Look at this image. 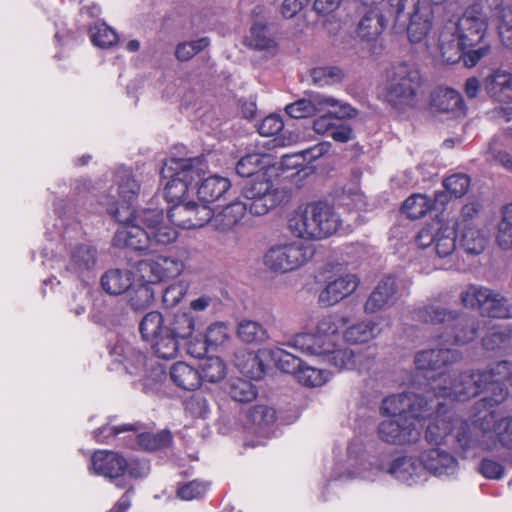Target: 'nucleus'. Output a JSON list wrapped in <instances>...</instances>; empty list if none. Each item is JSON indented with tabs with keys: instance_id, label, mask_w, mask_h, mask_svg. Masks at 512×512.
Returning a JSON list of instances; mask_svg holds the SVG:
<instances>
[{
	"instance_id": "3",
	"label": "nucleus",
	"mask_w": 512,
	"mask_h": 512,
	"mask_svg": "<svg viewBox=\"0 0 512 512\" xmlns=\"http://www.w3.org/2000/svg\"><path fill=\"white\" fill-rule=\"evenodd\" d=\"M127 212L128 216H123L120 210L115 213V219L124 225L113 237L115 247L156 252L177 240L178 232L164 222L162 210L142 209L130 212L128 209Z\"/></svg>"
},
{
	"instance_id": "37",
	"label": "nucleus",
	"mask_w": 512,
	"mask_h": 512,
	"mask_svg": "<svg viewBox=\"0 0 512 512\" xmlns=\"http://www.w3.org/2000/svg\"><path fill=\"white\" fill-rule=\"evenodd\" d=\"M248 208L243 201H234L225 206L218 214L211 219L215 229L219 231L231 230L244 217Z\"/></svg>"
},
{
	"instance_id": "6",
	"label": "nucleus",
	"mask_w": 512,
	"mask_h": 512,
	"mask_svg": "<svg viewBox=\"0 0 512 512\" xmlns=\"http://www.w3.org/2000/svg\"><path fill=\"white\" fill-rule=\"evenodd\" d=\"M340 215L326 202H312L298 207L288 220L290 232L301 239L320 240L338 231Z\"/></svg>"
},
{
	"instance_id": "22",
	"label": "nucleus",
	"mask_w": 512,
	"mask_h": 512,
	"mask_svg": "<svg viewBox=\"0 0 512 512\" xmlns=\"http://www.w3.org/2000/svg\"><path fill=\"white\" fill-rule=\"evenodd\" d=\"M447 24L470 48L481 42L487 30V18L476 9L467 8L457 22L449 21Z\"/></svg>"
},
{
	"instance_id": "1",
	"label": "nucleus",
	"mask_w": 512,
	"mask_h": 512,
	"mask_svg": "<svg viewBox=\"0 0 512 512\" xmlns=\"http://www.w3.org/2000/svg\"><path fill=\"white\" fill-rule=\"evenodd\" d=\"M509 380L512 384V363L502 360L487 370L466 371L459 374L439 375L429 383L431 394L440 399L466 401L480 392L486 395L477 401L471 410V416L486 407L494 408L502 404L508 397V389L503 383Z\"/></svg>"
},
{
	"instance_id": "14",
	"label": "nucleus",
	"mask_w": 512,
	"mask_h": 512,
	"mask_svg": "<svg viewBox=\"0 0 512 512\" xmlns=\"http://www.w3.org/2000/svg\"><path fill=\"white\" fill-rule=\"evenodd\" d=\"M243 203L254 216L267 214L282 201V194L266 173L257 175L242 188Z\"/></svg>"
},
{
	"instance_id": "49",
	"label": "nucleus",
	"mask_w": 512,
	"mask_h": 512,
	"mask_svg": "<svg viewBox=\"0 0 512 512\" xmlns=\"http://www.w3.org/2000/svg\"><path fill=\"white\" fill-rule=\"evenodd\" d=\"M269 355L276 367L285 373L298 375L303 365V361L298 356L278 347L269 350Z\"/></svg>"
},
{
	"instance_id": "43",
	"label": "nucleus",
	"mask_w": 512,
	"mask_h": 512,
	"mask_svg": "<svg viewBox=\"0 0 512 512\" xmlns=\"http://www.w3.org/2000/svg\"><path fill=\"white\" fill-rule=\"evenodd\" d=\"M180 341L188 340L195 330V320L190 313H177L166 320V328Z\"/></svg>"
},
{
	"instance_id": "21",
	"label": "nucleus",
	"mask_w": 512,
	"mask_h": 512,
	"mask_svg": "<svg viewBox=\"0 0 512 512\" xmlns=\"http://www.w3.org/2000/svg\"><path fill=\"white\" fill-rule=\"evenodd\" d=\"M185 266L182 260L170 256H158L142 260L137 269L141 277L148 283H158L179 276Z\"/></svg>"
},
{
	"instance_id": "13",
	"label": "nucleus",
	"mask_w": 512,
	"mask_h": 512,
	"mask_svg": "<svg viewBox=\"0 0 512 512\" xmlns=\"http://www.w3.org/2000/svg\"><path fill=\"white\" fill-rule=\"evenodd\" d=\"M431 391L427 389L424 394L404 392L386 397L381 404L382 415H389L391 418L400 420L424 419L430 415L433 409V400H428Z\"/></svg>"
},
{
	"instance_id": "57",
	"label": "nucleus",
	"mask_w": 512,
	"mask_h": 512,
	"mask_svg": "<svg viewBox=\"0 0 512 512\" xmlns=\"http://www.w3.org/2000/svg\"><path fill=\"white\" fill-rule=\"evenodd\" d=\"M245 361H241L238 357L236 366L240 369L241 373L252 379H260L264 375V364L259 356L253 352L244 354Z\"/></svg>"
},
{
	"instance_id": "45",
	"label": "nucleus",
	"mask_w": 512,
	"mask_h": 512,
	"mask_svg": "<svg viewBox=\"0 0 512 512\" xmlns=\"http://www.w3.org/2000/svg\"><path fill=\"white\" fill-rule=\"evenodd\" d=\"M151 342L153 352L158 358L172 359L177 355L181 341L168 332L167 329H164Z\"/></svg>"
},
{
	"instance_id": "25",
	"label": "nucleus",
	"mask_w": 512,
	"mask_h": 512,
	"mask_svg": "<svg viewBox=\"0 0 512 512\" xmlns=\"http://www.w3.org/2000/svg\"><path fill=\"white\" fill-rule=\"evenodd\" d=\"M397 301V282L393 275L382 278L369 294L363 310L374 314L392 307Z\"/></svg>"
},
{
	"instance_id": "32",
	"label": "nucleus",
	"mask_w": 512,
	"mask_h": 512,
	"mask_svg": "<svg viewBox=\"0 0 512 512\" xmlns=\"http://www.w3.org/2000/svg\"><path fill=\"white\" fill-rule=\"evenodd\" d=\"M447 201L445 192L435 193L434 199H430L424 194H414L405 200L402 209L410 219H419L428 211L437 209L438 205L444 206Z\"/></svg>"
},
{
	"instance_id": "7",
	"label": "nucleus",
	"mask_w": 512,
	"mask_h": 512,
	"mask_svg": "<svg viewBox=\"0 0 512 512\" xmlns=\"http://www.w3.org/2000/svg\"><path fill=\"white\" fill-rule=\"evenodd\" d=\"M421 87L422 76L418 67L401 62L387 69L382 98L391 108L404 112L418 104Z\"/></svg>"
},
{
	"instance_id": "50",
	"label": "nucleus",
	"mask_w": 512,
	"mask_h": 512,
	"mask_svg": "<svg viewBox=\"0 0 512 512\" xmlns=\"http://www.w3.org/2000/svg\"><path fill=\"white\" fill-rule=\"evenodd\" d=\"M137 445L147 451H155L168 447L172 442L171 432L162 430L158 433H139L136 437Z\"/></svg>"
},
{
	"instance_id": "38",
	"label": "nucleus",
	"mask_w": 512,
	"mask_h": 512,
	"mask_svg": "<svg viewBox=\"0 0 512 512\" xmlns=\"http://www.w3.org/2000/svg\"><path fill=\"white\" fill-rule=\"evenodd\" d=\"M324 113L323 116L317 118L313 123V129L318 134H330L335 125L334 119L354 117L356 111L349 104L338 101L336 107H329Z\"/></svg>"
},
{
	"instance_id": "29",
	"label": "nucleus",
	"mask_w": 512,
	"mask_h": 512,
	"mask_svg": "<svg viewBox=\"0 0 512 512\" xmlns=\"http://www.w3.org/2000/svg\"><path fill=\"white\" fill-rule=\"evenodd\" d=\"M97 263V250L87 244H77L71 247L66 270L78 277L90 273Z\"/></svg>"
},
{
	"instance_id": "63",
	"label": "nucleus",
	"mask_w": 512,
	"mask_h": 512,
	"mask_svg": "<svg viewBox=\"0 0 512 512\" xmlns=\"http://www.w3.org/2000/svg\"><path fill=\"white\" fill-rule=\"evenodd\" d=\"M497 29L502 44L512 49V8L503 10Z\"/></svg>"
},
{
	"instance_id": "31",
	"label": "nucleus",
	"mask_w": 512,
	"mask_h": 512,
	"mask_svg": "<svg viewBox=\"0 0 512 512\" xmlns=\"http://www.w3.org/2000/svg\"><path fill=\"white\" fill-rule=\"evenodd\" d=\"M470 48L462 37L446 24L439 35V49L443 60L455 64L463 57V51Z\"/></svg>"
},
{
	"instance_id": "18",
	"label": "nucleus",
	"mask_w": 512,
	"mask_h": 512,
	"mask_svg": "<svg viewBox=\"0 0 512 512\" xmlns=\"http://www.w3.org/2000/svg\"><path fill=\"white\" fill-rule=\"evenodd\" d=\"M386 1L375 0L371 4L361 3L367 9L357 27V35L362 41H377L387 24L393 21L392 13L383 5Z\"/></svg>"
},
{
	"instance_id": "9",
	"label": "nucleus",
	"mask_w": 512,
	"mask_h": 512,
	"mask_svg": "<svg viewBox=\"0 0 512 512\" xmlns=\"http://www.w3.org/2000/svg\"><path fill=\"white\" fill-rule=\"evenodd\" d=\"M206 165L201 157L194 158H171L165 162L162 168V175L169 179L164 187V197L167 202L179 203L185 196L189 187L205 173Z\"/></svg>"
},
{
	"instance_id": "55",
	"label": "nucleus",
	"mask_w": 512,
	"mask_h": 512,
	"mask_svg": "<svg viewBox=\"0 0 512 512\" xmlns=\"http://www.w3.org/2000/svg\"><path fill=\"white\" fill-rule=\"evenodd\" d=\"M311 78L315 85L327 86L339 83L343 79V71L336 66L316 67L311 70Z\"/></svg>"
},
{
	"instance_id": "42",
	"label": "nucleus",
	"mask_w": 512,
	"mask_h": 512,
	"mask_svg": "<svg viewBox=\"0 0 512 512\" xmlns=\"http://www.w3.org/2000/svg\"><path fill=\"white\" fill-rule=\"evenodd\" d=\"M378 324L371 320H364L349 326L343 332V339L348 344H362L369 342L379 335Z\"/></svg>"
},
{
	"instance_id": "11",
	"label": "nucleus",
	"mask_w": 512,
	"mask_h": 512,
	"mask_svg": "<svg viewBox=\"0 0 512 512\" xmlns=\"http://www.w3.org/2000/svg\"><path fill=\"white\" fill-rule=\"evenodd\" d=\"M460 300L464 307L478 309L482 316L512 318V302L490 288L470 285L461 292Z\"/></svg>"
},
{
	"instance_id": "12",
	"label": "nucleus",
	"mask_w": 512,
	"mask_h": 512,
	"mask_svg": "<svg viewBox=\"0 0 512 512\" xmlns=\"http://www.w3.org/2000/svg\"><path fill=\"white\" fill-rule=\"evenodd\" d=\"M314 254L312 244L297 240L271 247L265 254L264 262L274 272L287 273L304 266Z\"/></svg>"
},
{
	"instance_id": "48",
	"label": "nucleus",
	"mask_w": 512,
	"mask_h": 512,
	"mask_svg": "<svg viewBox=\"0 0 512 512\" xmlns=\"http://www.w3.org/2000/svg\"><path fill=\"white\" fill-rule=\"evenodd\" d=\"M166 328V320L157 311L147 313L139 324L141 336L146 341H152Z\"/></svg>"
},
{
	"instance_id": "20",
	"label": "nucleus",
	"mask_w": 512,
	"mask_h": 512,
	"mask_svg": "<svg viewBox=\"0 0 512 512\" xmlns=\"http://www.w3.org/2000/svg\"><path fill=\"white\" fill-rule=\"evenodd\" d=\"M168 217L180 228L196 229L211 221L213 210L207 204L182 201L168 210Z\"/></svg>"
},
{
	"instance_id": "59",
	"label": "nucleus",
	"mask_w": 512,
	"mask_h": 512,
	"mask_svg": "<svg viewBox=\"0 0 512 512\" xmlns=\"http://www.w3.org/2000/svg\"><path fill=\"white\" fill-rule=\"evenodd\" d=\"M443 186L451 196L459 198L467 193L470 178L466 174H453L443 181Z\"/></svg>"
},
{
	"instance_id": "34",
	"label": "nucleus",
	"mask_w": 512,
	"mask_h": 512,
	"mask_svg": "<svg viewBox=\"0 0 512 512\" xmlns=\"http://www.w3.org/2000/svg\"><path fill=\"white\" fill-rule=\"evenodd\" d=\"M134 280V274L127 268H114L107 270L100 278L101 288L110 295L125 293Z\"/></svg>"
},
{
	"instance_id": "8",
	"label": "nucleus",
	"mask_w": 512,
	"mask_h": 512,
	"mask_svg": "<svg viewBox=\"0 0 512 512\" xmlns=\"http://www.w3.org/2000/svg\"><path fill=\"white\" fill-rule=\"evenodd\" d=\"M393 17L396 31H407L412 43L423 41L432 27V12L421 0H387L383 4Z\"/></svg>"
},
{
	"instance_id": "46",
	"label": "nucleus",
	"mask_w": 512,
	"mask_h": 512,
	"mask_svg": "<svg viewBox=\"0 0 512 512\" xmlns=\"http://www.w3.org/2000/svg\"><path fill=\"white\" fill-rule=\"evenodd\" d=\"M461 247L469 254H480L486 245V238L473 224H465L462 227Z\"/></svg>"
},
{
	"instance_id": "24",
	"label": "nucleus",
	"mask_w": 512,
	"mask_h": 512,
	"mask_svg": "<svg viewBox=\"0 0 512 512\" xmlns=\"http://www.w3.org/2000/svg\"><path fill=\"white\" fill-rule=\"evenodd\" d=\"M93 471L111 480H116V486L125 488L126 483L123 476L127 468V460L115 452L100 450L91 458Z\"/></svg>"
},
{
	"instance_id": "61",
	"label": "nucleus",
	"mask_w": 512,
	"mask_h": 512,
	"mask_svg": "<svg viewBox=\"0 0 512 512\" xmlns=\"http://www.w3.org/2000/svg\"><path fill=\"white\" fill-rule=\"evenodd\" d=\"M208 45H209V39L206 37H203L196 41L180 43L176 47L175 55H176L177 59L180 61H188L195 54L202 51Z\"/></svg>"
},
{
	"instance_id": "23",
	"label": "nucleus",
	"mask_w": 512,
	"mask_h": 512,
	"mask_svg": "<svg viewBox=\"0 0 512 512\" xmlns=\"http://www.w3.org/2000/svg\"><path fill=\"white\" fill-rule=\"evenodd\" d=\"M359 282V278L352 273L334 274L326 279L325 288L320 292L318 301L324 307L333 306L351 295Z\"/></svg>"
},
{
	"instance_id": "60",
	"label": "nucleus",
	"mask_w": 512,
	"mask_h": 512,
	"mask_svg": "<svg viewBox=\"0 0 512 512\" xmlns=\"http://www.w3.org/2000/svg\"><path fill=\"white\" fill-rule=\"evenodd\" d=\"M205 338L210 347L224 345L230 339V330L226 323L216 322L207 328Z\"/></svg>"
},
{
	"instance_id": "19",
	"label": "nucleus",
	"mask_w": 512,
	"mask_h": 512,
	"mask_svg": "<svg viewBox=\"0 0 512 512\" xmlns=\"http://www.w3.org/2000/svg\"><path fill=\"white\" fill-rule=\"evenodd\" d=\"M116 181L118 200L115 201V195L112 194V187H110L107 194L100 196V202L105 205L117 203V207L115 209H108V212L113 216V218H115L117 210H120L123 216H128V209L130 212H137L132 208V203L133 200L137 198L140 191V185L138 182L127 170L117 172Z\"/></svg>"
},
{
	"instance_id": "62",
	"label": "nucleus",
	"mask_w": 512,
	"mask_h": 512,
	"mask_svg": "<svg viewBox=\"0 0 512 512\" xmlns=\"http://www.w3.org/2000/svg\"><path fill=\"white\" fill-rule=\"evenodd\" d=\"M127 431H139L135 424H124L118 426L105 425L94 432V439L99 443H108L110 438Z\"/></svg>"
},
{
	"instance_id": "35",
	"label": "nucleus",
	"mask_w": 512,
	"mask_h": 512,
	"mask_svg": "<svg viewBox=\"0 0 512 512\" xmlns=\"http://www.w3.org/2000/svg\"><path fill=\"white\" fill-rule=\"evenodd\" d=\"M285 345L302 354L318 357L331 350V341L321 342L319 336L311 333H299L289 339Z\"/></svg>"
},
{
	"instance_id": "5",
	"label": "nucleus",
	"mask_w": 512,
	"mask_h": 512,
	"mask_svg": "<svg viewBox=\"0 0 512 512\" xmlns=\"http://www.w3.org/2000/svg\"><path fill=\"white\" fill-rule=\"evenodd\" d=\"M415 318L424 323L440 324L441 332L438 338L449 345H465L472 342L481 327L478 317L436 303L425 304L415 310Z\"/></svg>"
},
{
	"instance_id": "39",
	"label": "nucleus",
	"mask_w": 512,
	"mask_h": 512,
	"mask_svg": "<svg viewBox=\"0 0 512 512\" xmlns=\"http://www.w3.org/2000/svg\"><path fill=\"white\" fill-rule=\"evenodd\" d=\"M271 156L268 154L252 153L242 157L236 164V173L241 177L255 178L266 173V168L271 165Z\"/></svg>"
},
{
	"instance_id": "33",
	"label": "nucleus",
	"mask_w": 512,
	"mask_h": 512,
	"mask_svg": "<svg viewBox=\"0 0 512 512\" xmlns=\"http://www.w3.org/2000/svg\"><path fill=\"white\" fill-rule=\"evenodd\" d=\"M431 107L440 113L464 114L463 98L452 88H437L432 94Z\"/></svg>"
},
{
	"instance_id": "28",
	"label": "nucleus",
	"mask_w": 512,
	"mask_h": 512,
	"mask_svg": "<svg viewBox=\"0 0 512 512\" xmlns=\"http://www.w3.org/2000/svg\"><path fill=\"white\" fill-rule=\"evenodd\" d=\"M461 354L456 349L439 348L427 349L415 355L414 363L418 370L437 371L444 366L457 362Z\"/></svg>"
},
{
	"instance_id": "56",
	"label": "nucleus",
	"mask_w": 512,
	"mask_h": 512,
	"mask_svg": "<svg viewBox=\"0 0 512 512\" xmlns=\"http://www.w3.org/2000/svg\"><path fill=\"white\" fill-rule=\"evenodd\" d=\"M248 418L257 428L265 430L275 422L276 411L266 405H257L249 409Z\"/></svg>"
},
{
	"instance_id": "27",
	"label": "nucleus",
	"mask_w": 512,
	"mask_h": 512,
	"mask_svg": "<svg viewBox=\"0 0 512 512\" xmlns=\"http://www.w3.org/2000/svg\"><path fill=\"white\" fill-rule=\"evenodd\" d=\"M422 464L428 473L437 477L451 476L458 471V461L450 452L439 448H431L421 453Z\"/></svg>"
},
{
	"instance_id": "47",
	"label": "nucleus",
	"mask_w": 512,
	"mask_h": 512,
	"mask_svg": "<svg viewBox=\"0 0 512 512\" xmlns=\"http://www.w3.org/2000/svg\"><path fill=\"white\" fill-rule=\"evenodd\" d=\"M321 357L338 370L355 368V352L349 348L335 349L334 341H331V350L323 353Z\"/></svg>"
},
{
	"instance_id": "54",
	"label": "nucleus",
	"mask_w": 512,
	"mask_h": 512,
	"mask_svg": "<svg viewBox=\"0 0 512 512\" xmlns=\"http://www.w3.org/2000/svg\"><path fill=\"white\" fill-rule=\"evenodd\" d=\"M90 37L94 45L107 48L117 43V33L104 22H96L90 28Z\"/></svg>"
},
{
	"instance_id": "36",
	"label": "nucleus",
	"mask_w": 512,
	"mask_h": 512,
	"mask_svg": "<svg viewBox=\"0 0 512 512\" xmlns=\"http://www.w3.org/2000/svg\"><path fill=\"white\" fill-rule=\"evenodd\" d=\"M200 185L197 189L199 200L203 204H209L220 200L225 196L231 187V183L228 178L213 175L205 179H200Z\"/></svg>"
},
{
	"instance_id": "53",
	"label": "nucleus",
	"mask_w": 512,
	"mask_h": 512,
	"mask_svg": "<svg viewBox=\"0 0 512 512\" xmlns=\"http://www.w3.org/2000/svg\"><path fill=\"white\" fill-rule=\"evenodd\" d=\"M201 382L217 383L225 377V364L219 357L205 359L199 370Z\"/></svg>"
},
{
	"instance_id": "51",
	"label": "nucleus",
	"mask_w": 512,
	"mask_h": 512,
	"mask_svg": "<svg viewBox=\"0 0 512 512\" xmlns=\"http://www.w3.org/2000/svg\"><path fill=\"white\" fill-rule=\"evenodd\" d=\"M496 241L502 249L512 248V203L505 205L501 210Z\"/></svg>"
},
{
	"instance_id": "30",
	"label": "nucleus",
	"mask_w": 512,
	"mask_h": 512,
	"mask_svg": "<svg viewBox=\"0 0 512 512\" xmlns=\"http://www.w3.org/2000/svg\"><path fill=\"white\" fill-rule=\"evenodd\" d=\"M487 95L500 103H512V73L497 69L484 81Z\"/></svg>"
},
{
	"instance_id": "17",
	"label": "nucleus",
	"mask_w": 512,
	"mask_h": 512,
	"mask_svg": "<svg viewBox=\"0 0 512 512\" xmlns=\"http://www.w3.org/2000/svg\"><path fill=\"white\" fill-rule=\"evenodd\" d=\"M422 419L389 418L378 425V437L389 444L403 445L416 442L421 435Z\"/></svg>"
},
{
	"instance_id": "16",
	"label": "nucleus",
	"mask_w": 512,
	"mask_h": 512,
	"mask_svg": "<svg viewBox=\"0 0 512 512\" xmlns=\"http://www.w3.org/2000/svg\"><path fill=\"white\" fill-rule=\"evenodd\" d=\"M415 241L423 249L433 246L438 257L447 258L456 250L457 232L453 226L433 221L418 232Z\"/></svg>"
},
{
	"instance_id": "41",
	"label": "nucleus",
	"mask_w": 512,
	"mask_h": 512,
	"mask_svg": "<svg viewBox=\"0 0 512 512\" xmlns=\"http://www.w3.org/2000/svg\"><path fill=\"white\" fill-rule=\"evenodd\" d=\"M236 336L245 344H262L269 339L266 328L261 323L250 319L238 321Z\"/></svg>"
},
{
	"instance_id": "40",
	"label": "nucleus",
	"mask_w": 512,
	"mask_h": 512,
	"mask_svg": "<svg viewBox=\"0 0 512 512\" xmlns=\"http://www.w3.org/2000/svg\"><path fill=\"white\" fill-rule=\"evenodd\" d=\"M170 378L179 388L195 390L201 384V376L198 369L185 362H177L170 369Z\"/></svg>"
},
{
	"instance_id": "52",
	"label": "nucleus",
	"mask_w": 512,
	"mask_h": 512,
	"mask_svg": "<svg viewBox=\"0 0 512 512\" xmlns=\"http://www.w3.org/2000/svg\"><path fill=\"white\" fill-rule=\"evenodd\" d=\"M228 393L234 401L240 403L251 402L257 396L255 386L250 381L240 378L230 381Z\"/></svg>"
},
{
	"instance_id": "26",
	"label": "nucleus",
	"mask_w": 512,
	"mask_h": 512,
	"mask_svg": "<svg viewBox=\"0 0 512 512\" xmlns=\"http://www.w3.org/2000/svg\"><path fill=\"white\" fill-rule=\"evenodd\" d=\"M338 100L324 94L312 92L286 106V113L295 119L307 118L325 112L329 107H336Z\"/></svg>"
},
{
	"instance_id": "10",
	"label": "nucleus",
	"mask_w": 512,
	"mask_h": 512,
	"mask_svg": "<svg viewBox=\"0 0 512 512\" xmlns=\"http://www.w3.org/2000/svg\"><path fill=\"white\" fill-rule=\"evenodd\" d=\"M110 355L123 364L127 373L142 376L145 389L162 382L166 377L165 370L159 363L148 359L127 342L118 341L110 350Z\"/></svg>"
},
{
	"instance_id": "4",
	"label": "nucleus",
	"mask_w": 512,
	"mask_h": 512,
	"mask_svg": "<svg viewBox=\"0 0 512 512\" xmlns=\"http://www.w3.org/2000/svg\"><path fill=\"white\" fill-rule=\"evenodd\" d=\"M497 442L512 447V417L497 419L495 410L489 406L470 416V423H463L457 434L458 446L465 454L493 450Z\"/></svg>"
},
{
	"instance_id": "64",
	"label": "nucleus",
	"mask_w": 512,
	"mask_h": 512,
	"mask_svg": "<svg viewBox=\"0 0 512 512\" xmlns=\"http://www.w3.org/2000/svg\"><path fill=\"white\" fill-rule=\"evenodd\" d=\"M511 340V335L506 330L494 331L482 339V346L485 350L495 351L505 348Z\"/></svg>"
},
{
	"instance_id": "15",
	"label": "nucleus",
	"mask_w": 512,
	"mask_h": 512,
	"mask_svg": "<svg viewBox=\"0 0 512 512\" xmlns=\"http://www.w3.org/2000/svg\"><path fill=\"white\" fill-rule=\"evenodd\" d=\"M428 400H433L432 412L424 418L432 417L425 430V439L429 444L436 446L444 444L454 430H457L456 434H458L463 423H470V420L464 421L456 417L452 410L445 408V404L432 394L428 396ZM455 438L457 439V435Z\"/></svg>"
},
{
	"instance_id": "58",
	"label": "nucleus",
	"mask_w": 512,
	"mask_h": 512,
	"mask_svg": "<svg viewBox=\"0 0 512 512\" xmlns=\"http://www.w3.org/2000/svg\"><path fill=\"white\" fill-rule=\"evenodd\" d=\"M330 378V372L317 369L311 366H303L298 372L297 379L300 383L308 387H318L323 385Z\"/></svg>"
},
{
	"instance_id": "44",
	"label": "nucleus",
	"mask_w": 512,
	"mask_h": 512,
	"mask_svg": "<svg viewBox=\"0 0 512 512\" xmlns=\"http://www.w3.org/2000/svg\"><path fill=\"white\" fill-rule=\"evenodd\" d=\"M349 323V318L337 314L322 317L316 325L315 335L319 336L321 342L333 341L339 330Z\"/></svg>"
},
{
	"instance_id": "2",
	"label": "nucleus",
	"mask_w": 512,
	"mask_h": 512,
	"mask_svg": "<svg viewBox=\"0 0 512 512\" xmlns=\"http://www.w3.org/2000/svg\"><path fill=\"white\" fill-rule=\"evenodd\" d=\"M373 449L374 444H365L361 438H354L347 449L348 460L353 470H349L347 475L338 478L375 481L385 472L408 486L422 484L427 480L421 458L400 456L386 465L384 458L376 455Z\"/></svg>"
}]
</instances>
